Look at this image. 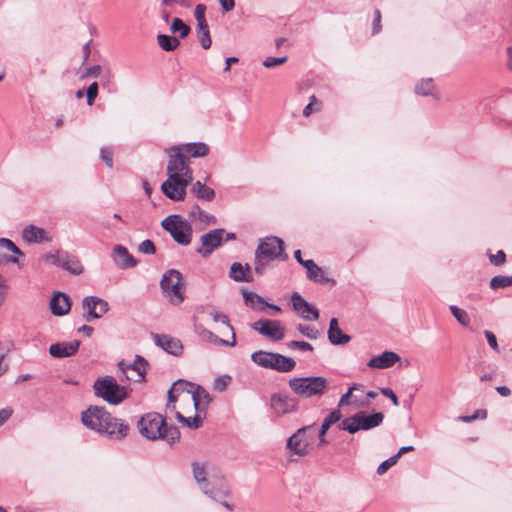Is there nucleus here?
<instances>
[{
    "instance_id": "obj_1",
    "label": "nucleus",
    "mask_w": 512,
    "mask_h": 512,
    "mask_svg": "<svg viewBox=\"0 0 512 512\" xmlns=\"http://www.w3.org/2000/svg\"><path fill=\"white\" fill-rule=\"evenodd\" d=\"M83 425L111 439L121 440L128 435L129 425L123 420L113 417L105 408L90 406L82 412Z\"/></svg>"
},
{
    "instance_id": "obj_2",
    "label": "nucleus",
    "mask_w": 512,
    "mask_h": 512,
    "mask_svg": "<svg viewBox=\"0 0 512 512\" xmlns=\"http://www.w3.org/2000/svg\"><path fill=\"white\" fill-rule=\"evenodd\" d=\"M139 433L146 439L155 441L163 439L174 444L180 438V432L175 426H168L165 419L156 412L143 415L137 422Z\"/></svg>"
},
{
    "instance_id": "obj_3",
    "label": "nucleus",
    "mask_w": 512,
    "mask_h": 512,
    "mask_svg": "<svg viewBox=\"0 0 512 512\" xmlns=\"http://www.w3.org/2000/svg\"><path fill=\"white\" fill-rule=\"evenodd\" d=\"M192 470L195 481L205 495L212 499L229 495L224 478L210 475L206 464L193 462Z\"/></svg>"
},
{
    "instance_id": "obj_4",
    "label": "nucleus",
    "mask_w": 512,
    "mask_h": 512,
    "mask_svg": "<svg viewBox=\"0 0 512 512\" xmlns=\"http://www.w3.org/2000/svg\"><path fill=\"white\" fill-rule=\"evenodd\" d=\"M286 258L283 241L275 236L266 237L261 240L255 252V272L263 274L269 262Z\"/></svg>"
},
{
    "instance_id": "obj_5",
    "label": "nucleus",
    "mask_w": 512,
    "mask_h": 512,
    "mask_svg": "<svg viewBox=\"0 0 512 512\" xmlns=\"http://www.w3.org/2000/svg\"><path fill=\"white\" fill-rule=\"evenodd\" d=\"M288 384L290 389L302 398L322 396L328 389V381L322 376L294 377Z\"/></svg>"
},
{
    "instance_id": "obj_6",
    "label": "nucleus",
    "mask_w": 512,
    "mask_h": 512,
    "mask_svg": "<svg viewBox=\"0 0 512 512\" xmlns=\"http://www.w3.org/2000/svg\"><path fill=\"white\" fill-rule=\"evenodd\" d=\"M93 389L97 397L112 405H118L128 397L126 387L119 385L113 376L98 378Z\"/></svg>"
},
{
    "instance_id": "obj_7",
    "label": "nucleus",
    "mask_w": 512,
    "mask_h": 512,
    "mask_svg": "<svg viewBox=\"0 0 512 512\" xmlns=\"http://www.w3.org/2000/svg\"><path fill=\"white\" fill-rule=\"evenodd\" d=\"M161 226L177 244L187 246L191 243L192 225L181 215L171 214L167 216L162 220Z\"/></svg>"
},
{
    "instance_id": "obj_8",
    "label": "nucleus",
    "mask_w": 512,
    "mask_h": 512,
    "mask_svg": "<svg viewBox=\"0 0 512 512\" xmlns=\"http://www.w3.org/2000/svg\"><path fill=\"white\" fill-rule=\"evenodd\" d=\"M162 292L174 305H180L185 299V283L182 274L175 269L166 271L161 279Z\"/></svg>"
},
{
    "instance_id": "obj_9",
    "label": "nucleus",
    "mask_w": 512,
    "mask_h": 512,
    "mask_svg": "<svg viewBox=\"0 0 512 512\" xmlns=\"http://www.w3.org/2000/svg\"><path fill=\"white\" fill-rule=\"evenodd\" d=\"M314 428L315 424L301 427L287 439L286 449L291 456L304 457L310 452L315 441Z\"/></svg>"
},
{
    "instance_id": "obj_10",
    "label": "nucleus",
    "mask_w": 512,
    "mask_h": 512,
    "mask_svg": "<svg viewBox=\"0 0 512 512\" xmlns=\"http://www.w3.org/2000/svg\"><path fill=\"white\" fill-rule=\"evenodd\" d=\"M384 419V415L381 412L373 414H366L365 412H358L350 417L345 418L341 421L338 428L355 434L360 430H370L378 427Z\"/></svg>"
},
{
    "instance_id": "obj_11",
    "label": "nucleus",
    "mask_w": 512,
    "mask_h": 512,
    "mask_svg": "<svg viewBox=\"0 0 512 512\" xmlns=\"http://www.w3.org/2000/svg\"><path fill=\"white\" fill-rule=\"evenodd\" d=\"M166 153L168 155V163L166 168L167 176L170 177L173 181L175 178L192 181L193 172L189 166L190 161L188 157H185L174 146L166 149Z\"/></svg>"
},
{
    "instance_id": "obj_12",
    "label": "nucleus",
    "mask_w": 512,
    "mask_h": 512,
    "mask_svg": "<svg viewBox=\"0 0 512 512\" xmlns=\"http://www.w3.org/2000/svg\"><path fill=\"white\" fill-rule=\"evenodd\" d=\"M146 366L147 361L139 355H136L135 360L132 363L121 360L118 363L120 371L119 377L121 380L126 379L133 382H141L145 378Z\"/></svg>"
},
{
    "instance_id": "obj_13",
    "label": "nucleus",
    "mask_w": 512,
    "mask_h": 512,
    "mask_svg": "<svg viewBox=\"0 0 512 512\" xmlns=\"http://www.w3.org/2000/svg\"><path fill=\"white\" fill-rule=\"evenodd\" d=\"M251 327L272 341H281L285 337V326L280 320L262 318L254 322Z\"/></svg>"
},
{
    "instance_id": "obj_14",
    "label": "nucleus",
    "mask_w": 512,
    "mask_h": 512,
    "mask_svg": "<svg viewBox=\"0 0 512 512\" xmlns=\"http://www.w3.org/2000/svg\"><path fill=\"white\" fill-rule=\"evenodd\" d=\"M82 309L85 321L91 322L105 315L109 310V304L100 297L87 296L82 301Z\"/></svg>"
},
{
    "instance_id": "obj_15",
    "label": "nucleus",
    "mask_w": 512,
    "mask_h": 512,
    "mask_svg": "<svg viewBox=\"0 0 512 512\" xmlns=\"http://www.w3.org/2000/svg\"><path fill=\"white\" fill-rule=\"evenodd\" d=\"M224 229L211 230L200 237L201 246L196 250L202 257H207L213 253L215 249L221 246L224 241Z\"/></svg>"
},
{
    "instance_id": "obj_16",
    "label": "nucleus",
    "mask_w": 512,
    "mask_h": 512,
    "mask_svg": "<svg viewBox=\"0 0 512 512\" xmlns=\"http://www.w3.org/2000/svg\"><path fill=\"white\" fill-rule=\"evenodd\" d=\"M191 182L192 181L177 178L173 181L168 177L167 180L162 183L161 190L167 198L173 201H182L185 199L187 186Z\"/></svg>"
},
{
    "instance_id": "obj_17",
    "label": "nucleus",
    "mask_w": 512,
    "mask_h": 512,
    "mask_svg": "<svg viewBox=\"0 0 512 512\" xmlns=\"http://www.w3.org/2000/svg\"><path fill=\"white\" fill-rule=\"evenodd\" d=\"M270 406L276 416L280 417L297 410V401L284 394H273L270 398Z\"/></svg>"
},
{
    "instance_id": "obj_18",
    "label": "nucleus",
    "mask_w": 512,
    "mask_h": 512,
    "mask_svg": "<svg viewBox=\"0 0 512 512\" xmlns=\"http://www.w3.org/2000/svg\"><path fill=\"white\" fill-rule=\"evenodd\" d=\"M293 309L295 312L305 320H317L319 318V311L314 306L310 305L298 293L291 296Z\"/></svg>"
},
{
    "instance_id": "obj_19",
    "label": "nucleus",
    "mask_w": 512,
    "mask_h": 512,
    "mask_svg": "<svg viewBox=\"0 0 512 512\" xmlns=\"http://www.w3.org/2000/svg\"><path fill=\"white\" fill-rule=\"evenodd\" d=\"M22 239L29 244H41L50 242L51 236L45 229L30 224L23 228Z\"/></svg>"
},
{
    "instance_id": "obj_20",
    "label": "nucleus",
    "mask_w": 512,
    "mask_h": 512,
    "mask_svg": "<svg viewBox=\"0 0 512 512\" xmlns=\"http://www.w3.org/2000/svg\"><path fill=\"white\" fill-rule=\"evenodd\" d=\"M14 255L23 256V252L10 239L0 238V264L18 263Z\"/></svg>"
},
{
    "instance_id": "obj_21",
    "label": "nucleus",
    "mask_w": 512,
    "mask_h": 512,
    "mask_svg": "<svg viewBox=\"0 0 512 512\" xmlns=\"http://www.w3.org/2000/svg\"><path fill=\"white\" fill-rule=\"evenodd\" d=\"M114 263L120 269H128L137 265V260L131 255L128 249L122 245H115L112 252Z\"/></svg>"
},
{
    "instance_id": "obj_22",
    "label": "nucleus",
    "mask_w": 512,
    "mask_h": 512,
    "mask_svg": "<svg viewBox=\"0 0 512 512\" xmlns=\"http://www.w3.org/2000/svg\"><path fill=\"white\" fill-rule=\"evenodd\" d=\"M79 347V340L58 342L50 346L49 353L54 358H65L74 355L78 351Z\"/></svg>"
},
{
    "instance_id": "obj_23",
    "label": "nucleus",
    "mask_w": 512,
    "mask_h": 512,
    "mask_svg": "<svg viewBox=\"0 0 512 512\" xmlns=\"http://www.w3.org/2000/svg\"><path fill=\"white\" fill-rule=\"evenodd\" d=\"M399 360L400 357L397 353L385 351L380 355L373 356L367 363V366L373 369H387L392 367Z\"/></svg>"
},
{
    "instance_id": "obj_24",
    "label": "nucleus",
    "mask_w": 512,
    "mask_h": 512,
    "mask_svg": "<svg viewBox=\"0 0 512 512\" xmlns=\"http://www.w3.org/2000/svg\"><path fill=\"white\" fill-rule=\"evenodd\" d=\"M155 344L163 350L172 355H179L182 352L183 346L179 339L168 335H154Z\"/></svg>"
},
{
    "instance_id": "obj_25",
    "label": "nucleus",
    "mask_w": 512,
    "mask_h": 512,
    "mask_svg": "<svg viewBox=\"0 0 512 512\" xmlns=\"http://www.w3.org/2000/svg\"><path fill=\"white\" fill-rule=\"evenodd\" d=\"M180 151L185 157L199 158L204 157L209 153V147L203 142H192L174 146Z\"/></svg>"
},
{
    "instance_id": "obj_26",
    "label": "nucleus",
    "mask_w": 512,
    "mask_h": 512,
    "mask_svg": "<svg viewBox=\"0 0 512 512\" xmlns=\"http://www.w3.org/2000/svg\"><path fill=\"white\" fill-rule=\"evenodd\" d=\"M50 309L53 315H66L71 309L69 296L62 292H56L51 298Z\"/></svg>"
},
{
    "instance_id": "obj_27",
    "label": "nucleus",
    "mask_w": 512,
    "mask_h": 512,
    "mask_svg": "<svg viewBox=\"0 0 512 512\" xmlns=\"http://www.w3.org/2000/svg\"><path fill=\"white\" fill-rule=\"evenodd\" d=\"M189 393L191 394L189 400L193 402L196 411H204L211 402L209 393L199 385H194L193 390H189Z\"/></svg>"
},
{
    "instance_id": "obj_28",
    "label": "nucleus",
    "mask_w": 512,
    "mask_h": 512,
    "mask_svg": "<svg viewBox=\"0 0 512 512\" xmlns=\"http://www.w3.org/2000/svg\"><path fill=\"white\" fill-rule=\"evenodd\" d=\"M304 267L307 269V277L309 280L320 284H326L331 281V279L326 276L323 269L319 267L313 260L305 261Z\"/></svg>"
},
{
    "instance_id": "obj_29",
    "label": "nucleus",
    "mask_w": 512,
    "mask_h": 512,
    "mask_svg": "<svg viewBox=\"0 0 512 512\" xmlns=\"http://www.w3.org/2000/svg\"><path fill=\"white\" fill-rule=\"evenodd\" d=\"M295 366L296 362L293 358L284 356L279 353H274V357L269 369L276 370L281 373H286L294 370Z\"/></svg>"
},
{
    "instance_id": "obj_30",
    "label": "nucleus",
    "mask_w": 512,
    "mask_h": 512,
    "mask_svg": "<svg viewBox=\"0 0 512 512\" xmlns=\"http://www.w3.org/2000/svg\"><path fill=\"white\" fill-rule=\"evenodd\" d=\"M194 385L195 384L191 382L177 380L176 382H174L173 386L168 391V401L175 402L177 397L180 396L181 394H185L187 400H189L191 396L189 390H193Z\"/></svg>"
},
{
    "instance_id": "obj_31",
    "label": "nucleus",
    "mask_w": 512,
    "mask_h": 512,
    "mask_svg": "<svg viewBox=\"0 0 512 512\" xmlns=\"http://www.w3.org/2000/svg\"><path fill=\"white\" fill-rule=\"evenodd\" d=\"M328 339L334 345H342L350 341V336L343 333L339 328L338 320L336 318H332L330 320Z\"/></svg>"
},
{
    "instance_id": "obj_32",
    "label": "nucleus",
    "mask_w": 512,
    "mask_h": 512,
    "mask_svg": "<svg viewBox=\"0 0 512 512\" xmlns=\"http://www.w3.org/2000/svg\"><path fill=\"white\" fill-rule=\"evenodd\" d=\"M230 277L237 282H251L253 279L250 274V267L248 264L243 266L241 263L235 262L230 268Z\"/></svg>"
},
{
    "instance_id": "obj_33",
    "label": "nucleus",
    "mask_w": 512,
    "mask_h": 512,
    "mask_svg": "<svg viewBox=\"0 0 512 512\" xmlns=\"http://www.w3.org/2000/svg\"><path fill=\"white\" fill-rule=\"evenodd\" d=\"M189 217L192 221L198 220L205 225H215L217 223L214 215L203 211L198 205L192 206Z\"/></svg>"
},
{
    "instance_id": "obj_34",
    "label": "nucleus",
    "mask_w": 512,
    "mask_h": 512,
    "mask_svg": "<svg viewBox=\"0 0 512 512\" xmlns=\"http://www.w3.org/2000/svg\"><path fill=\"white\" fill-rule=\"evenodd\" d=\"M201 335L205 340L217 345L235 347L237 344L235 332L232 333L231 340L222 339L207 329H203Z\"/></svg>"
},
{
    "instance_id": "obj_35",
    "label": "nucleus",
    "mask_w": 512,
    "mask_h": 512,
    "mask_svg": "<svg viewBox=\"0 0 512 512\" xmlns=\"http://www.w3.org/2000/svg\"><path fill=\"white\" fill-rule=\"evenodd\" d=\"M243 298L245 304L250 306L252 309L264 311L267 307V302L264 298L254 292L243 291Z\"/></svg>"
},
{
    "instance_id": "obj_36",
    "label": "nucleus",
    "mask_w": 512,
    "mask_h": 512,
    "mask_svg": "<svg viewBox=\"0 0 512 512\" xmlns=\"http://www.w3.org/2000/svg\"><path fill=\"white\" fill-rule=\"evenodd\" d=\"M204 309V312L207 313L214 322H220L222 324H224L228 330L230 331V333L232 334L233 332H235L233 326L230 324V320H229V317L227 314L217 310L216 308L212 307V306H207Z\"/></svg>"
},
{
    "instance_id": "obj_37",
    "label": "nucleus",
    "mask_w": 512,
    "mask_h": 512,
    "mask_svg": "<svg viewBox=\"0 0 512 512\" xmlns=\"http://www.w3.org/2000/svg\"><path fill=\"white\" fill-rule=\"evenodd\" d=\"M191 192L196 195L197 198L203 199L206 201H211L215 197V191L207 187L200 181H196L191 188Z\"/></svg>"
},
{
    "instance_id": "obj_38",
    "label": "nucleus",
    "mask_w": 512,
    "mask_h": 512,
    "mask_svg": "<svg viewBox=\"0 0 512 512\" xmlns=\"http://www.w3.org/2000/svg\"><path fill=\"white\" fill-rule=\"evenodd\" d=\"M274 357V352H267L263 350L255 351L251 354V360L262 368L269 369Z\"/></svg>"
},
{
    "instance_id": "obj_39",
    "label": "nucleus",
    "mask_w": 512,
    "mask_h": 512,
    "mask_svg": "<svg viewBox=\"0 0 512 512\" xmlns=\"http://www.w3.org/2000/svg\"><path fill=\"white\" fill-rule=\"evenodd\" d=\"M61 268L74 275H80L83 272L81 262L77 258L70 257L67 253L63 257Z\"/></svg>"
},
{
    "instance_id": "obj_40",
    "label": "nucleus",
    "mask_w": 512,
    "mask_h": 512,
    "mask_svg": "<svg viewBox=\"0 0 512 512\" xmlns=\"http://www.w3.org/2000/svg\"><path fill=\"white\" fill-rule=\"evenodd\" d=\"M158 45L167 52L174 51L179 45L178 38L166 34H159L157 36Z\"/></svg>"
},
{
    "instance_id": "obj_41",
    "label": "nucleus",
    "mask_w": 512,
    "mask_h": 512,
    "mask_svg": "<svg viewBox=\"0 0 512 512\" xmlns=\"http://www.w3.org/2000/svg\"><path fill=\"white\" fill-rule=\"evenodd\" d=\"M342 418V414L340 412V410H333L332 412H330L324 419L321 427H320V430H319V433H318V436H324L328 429L335 423H337L338 421H340Z\"/></svg>"
},
{
    "instance_id": "obj_42",
    "label": "nucleus",
    "mask_w": 512,
    "mask_h": 512,
    "mask_svg": "<svg viewBox=\"0 0 512 512\" xmlns=\"http://www.w3.org/2000/svg\"><path fill=\"white\" fill-rule=\"evenodd\" d=\"M197 34L203 49L207 50L211 47L212 40L207 23L197 25Z\"/></svg>"
},
{
    "instance_id": "obj_43",
    "label": "nucleus",
    "mask_w": 512,
    "mask_h": 512,
    "mask_svg": "<svg viewBox=\"0 0 512 512\" xmlns=\"http://www.w3.org/2000/svg\"><path fill=\"white\" fill-rule=\"evenodd\" d=\"M489 286L492 290H498L501 288H506V287L512 286V276H506V275L494 276L490 280Z\"/></svg>"
},
{
    "instance_id": "obj_44",
    "label": "nucleus",
    "mask_w": 512,
    "mask_h": 512,
    "mask_svg": "<svg viewBox=\"0 0 512 512\" xmlns=\"http://www.w3.org/2000/svg\"><path fill=\"white\" fill-rule=\"evenodd\" d=\"M201 413L202 412L197 411L196 415L193 417H184L182 414L178 412L176 417L180 422L185 423L189 428L197 429L202 425L203 422Z\"/></svg>"
},
{
    "instance_id": "obj_45",
    "label": "nucleus",
    "mask_w": 512,
    "mask_h": 512,
    "mask_svg": "<svg viewBox=\"0 0 512 512\" xmlns=\"http://www.w3.org/2000/svg\"><path fill=\"white\" fill-rule=\"evenodd\" d=\"M433 90H434V83L431 78L423 79L415 87L416 93L418 95H422V96L432 95Z\"/></svg>"
},
{
    "instance_id": "obj_46",
    "label": "nucleus",
    "mask_w": 512,
    "mask_h": 512,
    "mask_svg": "<svg viewBox=\"0 0 512 512\" xmlns=\"http://www.w3.org/2000/svg\"><path fill=\"white\" fill-rule=\"evenodd\" d=\"M173 33H180V37H186L190 32V27L186 25L180 18H174L170 27Z\"/></svg>"
},
{
    "instance_id": "obj_47",
    "label": "nucleus",
    "mask_w": 512,
    "mask_h": 512,
    "mask_svg": "<svg viewBox=\"0 0 512 512\" xmlns=\"http://www.w3.org/2000/svg\"><path fill=\"white\" fill-rule=\"evenodd\" d=\"M450 311H451L452 315L456 318V320L461 325H463V326H468L469 325L470 318H469L468 313L465 310L460 309V308H458L455 305H452V306H450Z\"/></svg>"
},
{
    "instance_id": "obj_48",
    "label": "nucleus",
    "mask_w": 512,
    "mask_h": 512,
    "mask_svg": "<svg viewBox=\"0 0 512 512\" xmlns=\"http://www.w3.org/2000/svg\"><path fill=\"white\" fill-rule=\"evenodd\" d=\"M64 255L65 252L50 253L45 255L44 259L49 264L61 267Z\"/></svg>"
},
{
    "instance_id": "obj_49",
    "label": "nucleus",
    "mask_w": 512,
    "mask_h": 512,
    "mask_svg": "<svg viewBox=\"0 0 512 512\" xmlns=\"http://www.w3.org/2000/svg\"><path fill=\"white\" fill-rule=\"evenodd\" d=\"M138 251L143 254L152 255L155 254L156 248L151 240L146 239L139 244Z\"/></svg>"
},
{
    "instance_id": "obj_50",
    "label": "nucleus",
    "mask_w": 512,
    "mask_h": 512,
    "mask_svg": "<svg viewBox=\"0 0 512 512\" xmlns=\"http://www.w3.org/2000/svg\"><path fill=\"white\" fill-rule=\"evenodd\" d=\"M297 329L302 335L309 339H316L319 335L318 330L310 326L299 324Z\"/></svg>"
},
{
    "instance_id": "obj_51",
    "label": "nucleus",
    "mask_w": 512,
    "mask_h": 512,
    "mask_svg": "<svg viewBox=\"0 0 512 512\" xmlns=\"http://www.w3.org/2000/svg\"><path fill=\"white\" fill-rule=\"evenodd\" d=\"M320 102L317 100V98L313 95L310 97V102L305 106L303 109V115L305 117H308L311 115V113L315 110L318 111L320 109Z\"/></svg>"
},
{
    "instance_id": "obj_52",
    "label": "nucleus",
    "mask_w": 512,
    "mask_h": 512,
    "mask_svg": "<svg viewBox=\"0 0 512 512\" xmlns=\"http://www.w3.org/2000/svg\"><path fill=\"white\" fill-rule=\"evenodd\" d=\"M398 461V455H394L390 458H388L387 460L383 461L377 468V473L379 475H383L384 473H386V471L392 467L393 465H395Z\"/></svg>"
},
{
    "instance_id": "obj_53",
    "label": "nucleus",
    "mask_w": 512,
    "mask_h": 512,
    "mask_svg": "<svg viewBox=\"0 0 512 512\" xmlns=\"http://www.w3.org/2000/svg\"><path fill=\"white\" fill-rule=\"evenodd\" d=\"M360 388H362V385H359V384H354L353 386H351L348 391L343 394L339 400V403H338V406H347L350 404V397L352 396V393L353 391L355 390H359Z\"/></svg>"
},
{
    "instance_id": "obj_54",
    "label": "nucleus",
    "mask_w": 512,
    "mask_h": 512,
    "mask_svg": "<svg viewBox=\"0 0 512 512\" xmlns=\"http://www.w3.org/2000/svg\"><path fill=\"white\" fill-rule=\"evenodd\" d=\"M98 95V83L93 82L89 87L87 88L86 96H87V104L89 106L93 105L96 97Z\"/></svg>"
},
{
    "instance_id": "obj_55",
    "label": "nucleus",
    "mask_w": 512,
    "mask_h": 512,
    "mask_svg": "<svg viewBox=\"0 0 512 512\" xmlns=\"http://www.w3.org/2000/svg\"><path fill=\"white\" fill-rule=\"evenodd\" d=\"M100 157L105 162V164L112 168L113 166V152L110 147H103L100 150Z\"/></svg>"
},
{
    "instance_id": "obj_56",
    "label": "nucleus",
    "mask_w": 512,
    "mask_h": 512,
    "mask_svg": "<svg viewBox=\"0 0 512 512\" xmlns=\"http://www.w3.org/2000/svg\"><path fill=\"white\" fill-rule=\"evenodd\" d=\"M287 61V57H267L263 61V66L266 68H273L275 66L284 64Z\"/></svg>"
},
{
    "instance_id": "obj_57",
    "label": "nucleus",
    "mask_w": 512,
    "mask_h": 512,
    "mask_svg": "<svg viewBox=\"0 0 512 512\" xmlns=\"http://www.w3.org/2000/svg\"><path fill=\"white\" fill-rule=\"evenodd\" d=\"M206 7L203 4H198L194 11V16L197 21V25L207 23L205 19Z\"/></svg>"
},
{
    "instance_id": "obj_58",
    "label": "nucleus",
    "mask_w": 512,
    "mask_h": 512,
    "mask_svg": "<svg viewBox=\"0 0 512 512\" xmlns=\"http://www.w3.org/2000/svg\"><path fill=\"white\" fill-rule=\"evenodd\" d=\"M490 262L495 266H500L506 261V254L504 251L499 250L496 254L489 255Z\"/></svg>"
},
{
    "instance_id": "obj_59",
    "label": "nucleus",
    "mask_w": 512,
    "mask_h": 512,
    "mask_svg": "<svg viewBox=\"0 0 512 512\" xmlns=\"http://www.w3.org/2000/svg\"><path fill=\"white\" fill-rule=\"evenodd\" d=\"M288 347L290 349H300V350H304V351H312L313 350V346L308 343V342H305V341H291L288 343Z\"/></svg>"
},
{
    "instance_id": "obj_60",
    "label": "nucleus",
    "mask_w": 512,
    "mask_h": 512,
    "mask_svg": "<svg viewBox=\"0 0 512 512\" xmlns=\"http://www.w3.org/2000/svg\"><path fill=\"white\" fill-rule=\"evenodd\" d=\"M484 335L487 339V342L489 344V346L496 352L499 351V346H498V343H497V339H496V336L491 332V331H484Z\"/></svg>"
},
{
    "instance_id": "obj_61",
    "label": "nucleus",
    "mask_w": 512,
    "mask_h": 512,
    "mask_svg": "<svg viewBox=\"0 0 512 512\" xmlns=\"http://www.w3.org/2000/svg\"><path fill=\"white\" fill-rule=\"evenodd\" d=\"M381 12L380 10L376 9L374 11V19H373V28L372 33L377 34L381 31Z\"/></svg>"
},
{
    "instance_id": "obj_62",
    "label": "nucleus",
    "mask_w": 512,
    "mask_h": 512,
    "mask_svg": "<svg viewBox=\"0 0 512 512\" xmlns=\"http://www.w3.org/2000/svg\"><path fill=\"white\" fill-rule=\"evenodd\" d=\"M380 391L384 396L388 397L395 406L399 405L398 397L396 396L392 389L381 388Z\"/></svg>"
},
{
    "instance_id": "obj_63",
    "label": "nucleus",
    "mask_w": 512,
    "mask_h": 512,
    "mask_svg": "<svg viewBox=\"0 0 512 512\" xmlns=\"http://www.w3.org/2000/svg\"><path fill=\"white\" fill-rule=\"evenodd\" d=\"M7 294L6 280L0 274V307L3 305Z\"/></svg>"
},
{
    "instance_id": "obj_64",
    "label": "nucleus",
    "mask_w": 512,
    "mask_h": 512,
    "mask_svg": "<svg viewBox=\"0 0 512 512\" xmlns=\"http://www.w3.org/2000/svg\"><path fill=\"white\" fill-rule=\"evenodd\" d=\"M11 408H3L0 410V426L3 425L12 415Z\"/></svg>"
}]
</instances>
